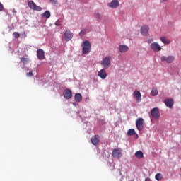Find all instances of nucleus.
I'll list each match as a JSON object with an SVG mask.
<instances>
[{"mask_svg": "<svg viewBox=\"0 0 181 181\" xmlns=\"http://www.w3.org/2000/svg\"><path fill=\"white\" fill-rule=\"evenodd\" d=\"M82 53L87 54V53H90L91 50V44L88 41H84L82 44Z\"/></svg>", "mask_w": 181, "mask_h": 181, "instance_id": "obj_1", "label": "nucleus"}, {"mask_svg": "<svg viewBox=\"0 0 181 181\" xmlns=\"http://www.w3.org/2000/svg\"><path fill=\"white\" fill-rule=\"evenodd\" d=\"M101 66H103V68L105 69H109V67L111 66V57H104L101 62H100Z\"/></svg>", "mask_w": 181, "mask_h": 181, "instance_id": "obj_2", "label": "nucleus"}, {"mask_svg": "<svg viewBox=\"0 0 181 181\" xmlns=\"http://www.w3.org/2000/svg\"><path fill=\"white\" fill-rule=\"evenodd\" d=\"M151 115L155 119H159L160 117V113L159 112V108L154 107L151 110Z\"/></svg>", "mask_w": 181, "mask_h": 181, "instance_id": "obj_3", "label": "nucleus"}, {"mask_svg": "<svg viewBox=\"0 0 181 181\" xmlns=\"http://www.w3.org/2000/svg\"><path fill=\"white\" fill-rule=\"evenodd\" d=\"M160 60L161 62H165V63H173V62H175V56L173 55H169L168 57L166 56H162L160 57Z\"/></svg>", "mask_w": 181, "mask_h": 181, "instance_id": "obj_4", "label": "nucleus"}, {"mask_svg": "<svg viewBox=\"0 0 181 181\" xmlns=\"http://www.w3.org/2000/svg\"><path fill=\"white\" fill-rule=\"evenodd\" d=\"M136 127L138 131H142L144 129V119L143 118H139L136 121Z\"/></svg>", "mask_w": 181, "mask_h": 181, "instance_id": "obj_5", "label": "nucleus"}, {"mask_svg": "<svg viewBox=\"0 0 181 181\" xmlns=\"http://www.w3.org/2000/svg\"><path fill=\"white\" fill-rule=\"evenodd\" d=\"M28 6L30 9H33V11H42V7L37 6L33 1H30L28 2Z\"/></svg>", "mask_w": 181, "mask_h": 181, "instance_id": "obj_6", "label": "nucleus"}, {"mask_svg": "<svg viewBox=\"0 0 181 181\" xmlns=\"http://www.w3.org/2000/svg\"><path fill=\"white\" fill-rule=\"evenodd\" d=\"M151 49L153 52H160L162 50V47L158 42H153L151 45Z\"/></svg>", "mask_w": 181, "mask_h": 181, "instance_id": "obj_7", "label": "nucleus"}, {"mask_svg": "<svg viewBox=\"0 0 181 181\" xmlns=\"http://www.w3.org/2000/svg\"><path fill=\"white\" fill-rule=\"evenodd\" d=\"M113 158H116L117 159H119L122 156L121 148H115L112 151Z\"/></svg>", "mask_w": 181, "mask_h": 181, "instance_id": "obj_8", "label": "nucleus"}, {"mask_svg": "<svg viewBox=\"0 0 181 181\" xmlns=\"http://www.w3.org/2000/svg\"><path fill=\"white\" fill-rule=\"evenodd\" d=\"M107 6L109 8H112V9H116L119 6V1L118 0H112V2L108 3Z\"/></svg>", "mask_w": 181, "mask_h": 181, "instance_id": "obj_9", "label": "nucleus"}, {"mask_svg": "<svg viewBox=\"0 0 181 181\" xmlns=\"http://www.w3.org/2000/svg\"><path fill=\"white\" fill-rule=\"evenodd\" d=\"M64 97L66 100H70V98H71V97H73V93L71 92V90H70V89L64 90Z\"/></svg>", "mask_w": 181, "mask_h": 181, "instance_id": "obj_10", "label": "nucleus"}, {"mask_svg": "<svg viewBox=\"0 0 181 181\" xmlns=\"http://www.w3.org/2000/svg\"><path fill=\"white\" fill-rule=\"evenodd\" d=\"M37 57L39 60H45V51L43 49H38L37 51Z\"/></svg>", "mask_w": 181, "mask_h": 181, "instance_id": "obj_11", "label": "nucleus"}, {"mask_svg": "<svg viewBox=\"0 0 181 181\" xmlns=\"http://www.w3.org/2000/svg\"><path fill=\"white\" fill-rule=\"evenodd\" d=\"M98 76L100 77L102 80H105V78H107V71H105V69H102L98 72Z\"/></svg>", "mask_w": 181, "mask_h": 181, "instance_id": "obj_12", "label": "nucleus"}, {"mask_svg": "<svg viewBox=\"0 0 181 181\" xmlns=\"http://www.w3.org/2000/svg\"><path fill=\"white\" fill-rule=\"evenodd\" d=\"M64 39L65 40H66L67 42H69V40H71V39H73V34L71 33V32H70V30H66L64 33Z\"/></svg>", "mask_w": 181, "mask_h": 181, "instance_id": "obj_13", "label": "nucleus"}, {"mask_svg": "<svg viewBox=\"0 0 181 181\" xmlns=\"http://www.w3.org/2000/svg\"><path fill=\"white\" fill-rule=\"evenodd\" d=\"M90 141L93 145H98V144L100 143V136L99 135L93 136L92 138L90 139Z\"/></svg>", "mask_w": 181, "mask_h": 181, "instance_id": "obj_14", "label": "nucleus"}, {"mask_svg": "<svg viewBox=\"0 0 181 181\" xmlns=\"http://www.w3.org/2000/svg\"><path fill=\"white\" fill-rule=\"evenodd\" d=\"M148 32H149V27H148V25H144L141 27V33L144 36H148Z\"/></svg>", "mask_w": 181, "mask_h": 181, "instance_id": "obj_15", "label": "nucleus"}, {"mask_svg": "<svg viewBox=\"0 0 181 181\" xmlns=\"http://www.w3.org/2000/svg\"><path fill=\"white\" fill-rule=\"evenodd\" d=\"M119 50L120 53H126V52H128V50H129V48L127 45H119Z\"/></svg>", "mask_w": 181, "mask_h": 181, "instance_id": "obj_16", "label": "nucleus"}, {"mask_svg": "<svg viewBox=\"0 0 181 181\" xmlns=\"http://www.w3.org/2000/svg\"><path fill=\"white\" fill-rule=\"evenodd\" d=\"M134 96L136 97V100L138 103H139V101H141V92H139V90H135L133 93Z\"/></svg>", "mask_w": 181, "mask_h": 181, "instance_id": "obj_17", "label": "nucleus"}, {"mask_svg": "<svg viewBox=\"0 0 181 181\" xmlns=\"http://www.w3.org/2000/svg\"><path fill=\"white\" fill-rule=\"evenodd\" d=\"M165 104L168 108L173 107V100L172 99H167L165 100Z\"/></svg>", "mask_w": 181, "mask_h": 181, "instance_id": "obj_18", "label": "nucleus"}, {"mask_svg": "<svg viewBox=\"0 0 181 181\" xmlns=\"http://www.w3.org/2000/svg\"><path fill=\"white\" fill-rule=\"evenodd\" d=\"M160 40L164 43V45H170V40L168 39L166 37H161Z\"/></svg>", "mask_w": 181, "mask_h": 181, "instance_id": "obj_19", "label": "nucleus"}, {"mask_svg": "<svg viewBox=\"0 0 181 181\" xmlns=\"http://www.w3.org/2000/svg\"><path fill=\"white\" fill-rule=\"evenodd\" d=\"M74 98H75V101L76 103H80L81 101V100H83V96L81 95V93H76L75 95Z\"/></svg>", "mask_w": 181, "mask_h": 181, "instance_id": "obj_20", "label": "nucleus"}, {"mask_svg": "<svg viewBox=\"0 0 181 181\" xmlns=\"http://www.w3.org/2000/svg\"><path fill=\"white\" fill-rule=\"evenodd\" d=\"M136 158H138L139 159H142L144 158V153L142 151H139L135 153Z\"/></svg>", "mask_w": 181, "mask_h": 181, "instance_id": "obj_21", "label": "nucleus"}, {"mask_svg": "<svg viewBox=\"0 0 181 181\" xmlns=\"http://www.w3.org/2000/svg\"><path fill=\"white\" fill-rule=\"evenodd\" d=\"M151 95L153 97H156V95H158V89L156 88H154L151 90Z\"/></svg>", "mask_w": 181, "mask_h": 181, "instance_id": "obj_22", "label": "nucleus"}, {"mask_svg": "<svg viewBox=\"0 0 181 181\" xmlns=\"http://www.w3.org/2000/svg\"><path fill=\"white\" fill-rule=\"evenodd\" d=\"M42 16H43V18H46L47 19H49V18H50V16H51L50 11H46L42 14Z\"/></svg>", "mask_w": 181, "mask_h": 181, "instance_id": "obj_23", "label": "nucleus"}, {"mask_svg": "<svg viewBox=\"0 0 181 181\" xmlns=\"http://www.w3.org/2000/svg\"><path fill=\"white\" fill-rule=\"evenodd\" d=\"M20 59L21 63H23V64H27L28 62H29V59L25 57H21Z\"/></svg>", "mask_w": 181, "mask_h": 181, "instance_id": "obj_24", "label": "nucleus"}, {"mask_svg": "<svg viewBox=\"0 0 181 181\" xmlns=\"http://www.w3.org/2000/svg\"><path fill=\"white\" fill-rule=\"evenodd\" d=\"M127 134L129 136L135 135V129H130L127 132Z\"/></svg>", "mask_w": 181, "mask_h": 181, "instance_id": "obj_25", "label": "nucleus"}, {"mask_svg": "<svg viewBox=\"0 0 181 181\" xmlns=\"http://www.w3.org/2000/svg\"><path fill=\"white\" fill-rule=\"evenodd\" d=\"M13 36L16 38V39H19V37H21V34H19V33L18 32H14L13 33Z\"/></svg>", "mask_w": 181, "mask_h": 181, "instance_id": "obj_26", "label": "nucleus"}, {"mask_svg": "<svg viewBox=\"0 0 181 181\" xmlns=\"http://www.w3.org/2000/svg\"><path fill=\"white\" fill-rule=\"evenodd\" d=\"M156 180H162V174L158 173L155 176Z\"/></svg>", "mask_w": 181, "mask_h": 181, "instance_id": "obj_27", "label": "nucleus"}, {"mask_svg": "<svg viewBox=\"0 0 181 181\" xmlns=\"http://www.w3.org/2000/svg\"><path fill=\"white\" fill-rule=\"evenodd\" d=\"M52 5H57V0H49Z\"/></svg>", "mask_w": 181, "mask_h": 181, "instance_id": "obj_28", "label": "nucleus"}, {"mask_svg": "<svg viewBox=\"0 0 181 181\" xmlns=\"http://www.w3.org/2000/svg\"><path fill=\"white\" fill-rule=\"evenodd\" d=\"M26 76L28 77H32V76H33V73L32 71H30L29 73L26 74Z\"/></svg>", "mask_w": 181, "mask_h": 181, "instance_id": "obj_29", "label": "nucleus"}, {"mask_svg": "<svg viewBox=\"0 0 181 181\" xmlns=\"http://www.w3.org/2000/svg\"><path fill=\"white\" fill-rule=\"evenodd\" d=\"M152 42H153V38L148 39V40H146L147 43H152Z\"/></svg>", "mask_w": 181, "mask_h": 181, "instance_id": "obj_30", "label": "nucleus"}, {"mask_svg": "<svg viewBox=\"0 0 181 181\" xmlns=\"http://www.w3.org/2000/svg\"><path fill=\"white\" fill-rule=\"evenodd\" d=\"M95 17H96L98 19H100V18H101V15H100V13H95Z\"/></svg>", "mask_w": 181, "mask_h": 181, "instance_id": "obj_31", "label": "nucleus"}, {"mask_svg": "<svg viewBox=\"0 0 181 181\" xmlns=\"http://www.w3.org/2000/svg\"><path fill=\"white\" fill-rule=\"evenodd\" d=\"M4 10V5L0 2V11Z\"/></svg>", "mask_w": 181, "mask_h": 181, "instance_id": "obj_32", "label": "nucleus"}, {"mask_svg": "<svg viewBox=\"0 0 181 181\" xmlns=\"http://www.w3.org/2000/svg\"><path fill=\"white\" fill-rule=\"evenodd\" d=\"M56 26H60V24L57 23V21L55 23Z\"/></svg>", "mask_w": 181, "mask_h": 181, "instance_id": "obj_33", "label": "nucleus"}, {"mask_svg": "<svg viewBox=\"0 0 181 181\" xmlns=\"http://www.w3.org/2000/svg\"><path fill=\"white\" fill-rule=\"evenodd\" d=\"M81 34L84 35L85 34L84 31H81L80 35Z\"/></svg>", "mask_w": 181, "mask_h": 181, "instance_id": "obj_34", "label": "nucleus"}, {"mask_svg": "<svg viewBox=\"0 0 181 181\" xmlns=\"http://www.w3.org/2000/svg\"><path fill=\"white\" fill-rule=\"evenodd\" d=\"M145 181H150L148 178H146Z\"/></svg>", "mask_w": 181, "mask_h": 181, "instance_id": "obj_35", "label": "nucleus"}, {"mask_svg": "<svg viewBox=\"0 0 181 181\" xmlns=\"http://www.w3.org/2000/svg\"><path fill=\"white\" fill-rule=\"evenodd\" d=\"M164 2H168V0H163Z\"/></svg>", "mask_w": 181, "mask_h": 181, "instance_id": "obj_36", "label": "nucleus"}, {"mask_svg": "<svg viewBox=\"0 0 181 181\" xmlns=\"http://www.w3.org/2000/svg\"><path fill=\"white\" fill-rule=\"evenodd\" d=\"M180 172H181V168H180Z\"/></svg>", "mask_w": 181, "mask_h": 181, "instance_id": "obj_37", "label": "nucleus"}]
</instances>
